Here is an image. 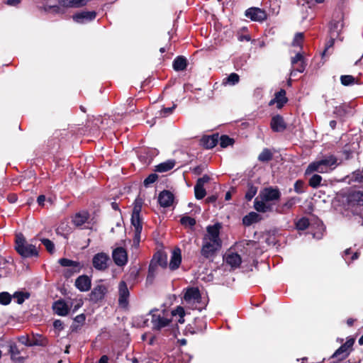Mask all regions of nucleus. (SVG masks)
Returning <instances> with one entry per match:
<instances>
[{"label":"nucleus","instance_id":"nucleus-49","mask_svg":"<svg viewBox=\"0 0 363 363\" xmlns=\"http://www.w3.org/2000/svg\"><path fill=\"white\" fill-rule=\"evenodd\" d=\"M176 108V105L174 104L172 107L162 108L160 111V117H166L172 113L174 109Z\"/></svg>","mask_w":363,"mask_h":363},{"label":"nucleus","instance_id":"nucleus-36","mask_svg":"<svg viewBox=\"0 0 363 363\" xmlns=\"http://www.w3.org/2000/svg\"><path fill=\"white\" fill-rule=\"evenodd\" d=\"M340 81L344 86H350L356 82L355 78L352 75H342L340 77Z\"/></svg>","mask_w":363,"mask_h":363},{"label":"nucleus","instance_id":"nucleus-1","mask_svg":"<svg viewBox=\"0 0 363 363\" xmlns=\"http://www.w3.org/2000/svg\"><path fill=\"white\" fill-rule=\"evenodd\" d=\"M221 225L216 223L206 228V233L203 236L201 254L205 258L212 257L221 247V240L219 237Z\"/></svg>","mask_w":363,"mask_h":363},{"label":"nucleus","instance_id":"nucleus-27","mask_svg":"<svg viewBox=\"0 0 363 363\" xmlns=\"http://www.w3.org/2000/svg\"><path fill=\"white\" fill-rule=\"evenodd\" d=\"M174 165L175 162L174 160H167L157 165L155 167V171L158 172H165L172 169Z\"/></svg>","mask_w":363,"mask_h":363},{"label":"nucleus","instance_id":"nucleus-35","mask_svg":"<svg viewBox=\"0 0 363 363\" xmlns=\"http://www.w3.org/2000/svg\"><path fill=\"white\" fill-rule=\"evenodd\" d=\"M195 196L197 199H201L206 196V190L203 186L196 184L194 186Z\"/></svg>","mask_w":363,"mask_h":363},{"label":"nucleus","instance_id":"nucleus-47","mask_svg":"<svg viewBox=\"0 0 363 363\" xmlns=\"http://www.w3.org/2000/svg\"><path fill=\"white\" fill-rule=\"evenodd\" d=\"M303 60H304L303 55L301 52H297L294 57H291V63L292 67H296V65Z\"/></svg>","mask_w":363,"mask_h":363},{"label":"nucleus","instance_id":"nucleus-12","mask_svg":"<svg viewBox=\"0 0 363 363\" xmlns=\"http://www.w3.org/2000/svg\"><path fill=\"white\" fill-rule=\"evenodd\" d=\"M112 257L115 264L119 267L125 265L128 262L127 252L122 247H118L113 250Z\"/></svg>","mask_w":363,"mask_h":363},{"label":"nucleus","instance_id":"nucleus-10","mask_svg":"<svg viewBox=\"0 0 363 363\" xmlns=\"http://www.w3.org/2000/svg\"><path fill=\"white\" fill-rule=\"evenodd\" d=\"M130 292L127 284L122 281L118 285V304L121 308H125L128 305Z\"/></svg>","mask_w":363,"mask_h":363},{"label":"nucleus","instance_id":"nucleus-30","mask_svg":"<svg viewBox=\"0 0 363 363\" xmlns=\"http://www.w3.org/2000/svg\"><path fill=\"white\" fill-rule=\"evenodd\" d=\"M258 219L259 215L257 213L251 212L243 218L242 222L245 225H250L253 223L257 222Z\"/></svg>","mask_w":363,"mask_h":363},{"label":"nucleus","instance_id":"nucleus-24","mask_svg":"<svg viewBox=\"0 0 363 363\" xmlns=\"http://www.w3.org/2000/svg\"><path fill=\"white\" fill-rule=\"evenodd\" d=\"M89 215L87 212L81 211L75 215L73 218V223L75 225L80 227L86 223L89 224Z\"/></svg>","mask_w":363,"mask_h":363},{"label":"nucleus","instance_id":"nucleus-14","mask_svg":"<svg viewBox=\"0 0 363 363\" xmlns=\"http://www.w3.org/2000/svg\"><path fill=\"white\" fill-rule=\"evenodd\" d=\"M245 16L255 21H262L267 18L265 11L257 7L250 8L246 10Z\"/></svg>","mask_w":363,"mask_h":363},{"label":"nucleus","instance_id":"nucleus-41","mask_svg":"<svg viewBox=\"0 0 363 363\" xmlns=\"http://www.w3.org/2000/svg\"><path fill=\"white\" fill-rule=\"evenodd\" d=\"M303 38L304 36L303 33H296L292 42V46L301 48Z\"/></svg>","mask_w":363,"mask_h":363},{"label":"nucleus","instance_id":"nucleus-60","mask_svg":"<svg viewBox=\"0 0 363 363\" xmlns=\"http://www.w3.org/2000/svg\"><path fill=\"white\" fill-rule=\"evenodd\" d=\"M53 325L57 329H62V323L60 320H56L54 321Z\"/></svg>","mask_w":363,"mask_h":363},{"label":"nucleus","instance_id":"nucleus-48","mask_svg":"<svg viewBox=\"0 0 363 363\" xmlns=\"http://www.w3.org/2000/svg\"><path fill=\"white\" fill-rule=\"evenodd\" d=\"M91 0H71V6L72 8H79L85 6Z\"/></svg>","mask_w":363,"mask_h":363},{"label":"nucleus","instance_id":"nucleus-38","mask_svg":"<svg viewBox=\"0 0 363 363\" xmlns=\"http://www.w3.org/2000/svg\"><path fill=\"white\" fill-rule=\"evenodd\" d=\"M257 187L253 186V185H249L247 191L245 194V199L247 201H250L257 194Z\"/></svg>","mask_w":363,"mask_h":363},{"label":"nucleus","instance_id":"nucleus-15","mask_svg":"<svg viewBox=\"0 0 363 363\" xmlns=\"http://www.w3.org/2000/svg\"><path fill=\"white\" fill-rule=\"evenodd\" d=\"M108 289L104 284L96 285L90 294V298L91 301L97 302L104 298L105 294L107 293Z\"/></svg>","mask_w":363,"mask_h":363},{"label":"nucleus","instance_id":"nucleus-43","mask_svg":"<svg viewBox=\"0 0 363 363\" xmlns=\"http://www.w3.org/2000/svg\"><path fill=\"white\" fill-rule=\"evenodd\" d=\"M29 295L28 294H25L23 292H16L13 294V298L16 300V302L18 304H21L26 298H28Z\"/></svg>","mask_w":363,"mask_h":363},{"label":"nucleus","instance_id":"nucleus-62","mask_svg":"<svg viewBox=\"0 0 363 363\" xmlns=\"http://www.w3.org/2000/svg\"><path fill=\"white\" fill-rule=\"evenodd\" d=\"M75 320H76L77 323H83V322L85 320V316H84V315L81 314V315H77V316L75 318Z\"/></svg>","mask_w":363,"mask_h":363},{"label":"nucleus","instance_id":"nucleus-6","mask_svg":"<svg viewBox=\"0 0 363 363\" xmlns=\"http://www.w3.org/2000/svg\"><path fill=\"white\" fill-rule=\"evenodd\" d=\"M147 315L151 318L153 330H160L169 326L172 322V319L169 318V315L166 314L164 311L152 310Z\"/></svg>","mask_w":363,"mask_h":363},{"label":"nucleus","instance_id":"nucleus-33","mask_svg":"<svg viewBox=\"0 0 363 363\" xmlns=\"http://www.w3.org/2000/svg\"><path fill=\"white\" fill-rule=\"evenodd\" d=\"M272 158V153L267 148L264 149L258 157V160L260 162H268V161L271 160Z\"/></svg>","mask_w":363,"mask_h":363},{"label":"nucleus","instance_id":"nucleus-13","mask_svg":"<svg viewBox=\"0 0 363 363\" xmlns=\"http://www.w3.org/2000/svg\"><path fill=\"white\" fill-rule=\"evenodd\" d=\"M96 13L94 11H83L77 12L72 16V19L74 22L80 24L86 23L95 19Z\"/></svg>","mask_w":363,"mask_h":363},{"label":"nucleus","instance_id":"nucleus-45","mask_svg":"<svg viewBox=\"0 0 363 363\" xmlns=\"http://www.w3.org/2000/svg\"><path fill=\"white\" fill-rule=\"evenodd\" d=\"M11 300V296L8 292L0 293V303L2 305H8Z\"/></svg>","mask_w":363,"mask_h":363},{"label":"nucleus","instance_id":"nucleus-44","mask_svg":"<svg viewBox=\"0 0 363 363\" xmlns=\"http://www.w3.org/2000/svg\"><path fill=\"white\" fill-rule=\"evenodd\" d=\"M181 223L184 226L192 227L196 224V220L189 216H184L181 218Z\"/></svg>","mask_w":363,"mask_h":363},{"label":"nucleus","instance_id":"nucleus-55","mask_svg":"<svg viewBox=\"0 0 363 363\" xmlns=\"http://www.w3.org/2000/svg\"><path fill=\"white\" fill-rule=\"evenodd\" d=\"M210 178L207 175H204L203 177L201 178H199L198 180H197V182L196 184H199L201 186H204V184L207 182H208Z\"/></svg>","mask_w":363,"mask_h":363},{"label":"nucleus","instance_id":"nucleus-16","mask_svg":"<svg viewBox=\"0 0 363 363\" xmlns=\"http://www.w3.org/2000/svg\"><path fill=\"white\" fill-rule=\"evenodd\" d=\"M271 128L274 132L284 131L286 128V125L283 117L280 115H277L272 117L271 121Z\"/></svg>","mask_w":363,"mask_h":363},{"label":"nucleus","instance_id":"nucleus-2","mask_svg":"<svg viewBox=\"0 0 363 363\" xmlns=\"http://www.w3.org/2000/svg\"><path fill=\"white\" fill-rule=\"evenodd\" d=\"M281 193L277 188L267 187L262 189L259 196L255 199V208L261 213H266L272 210L269 203L280 199Z\"/></svg>","mask_w":363,"mask_h":363},{"label":"nucleus","instance_id":"nucleus-56","mask_svg":"<svg viewBox=\"0 0 363 363\" xmlns=\"http://www.w3.org/2000/svg\"><path fill=\"white\" fill-rule=\"evenodd\" d=\"M71 0H58V3L61 6L67 8H72L71 6Z\"/></svg>","mask_w":363,"mask_h":363},{"label":"nucleus","instance_id":"nucleus-18","mask_svg":"<svg viewBox=\"0 0 363 363\" xmlns=\"http://www.w3.org/2000/svg\"><path fill=\"white\" fill-rule=\"evenodd\" d=\"M286 101V91L284 89H281L275 94V97L269 101V105L272 106L277 104V107L281 108Z\"/></svg>","mask_w":363,"mask_h":363},{"label":"nucleus","instance_id":"nucleus-50","mask_svg":"<svg viewBox=\"0 0 363 363\" xmlns=\"http://www.w3.org/2000/svg\"><path fill=\"white\" fill-rule=\"evenodd\" d=\"M157 179V175L155 174H151L144 180V185L145 186H148L150 184L154 183Z\"/></svg>","mask_w":363,"mask_h":363},{"label":"nucleus","instance_id":"nucleus-26","mask_svg":"<svg viewBox=\"0 0 363 363\" xmlns=\"http://www.w3.org/2000/svg\"><path fill=\"white\" fill-rule=\"evenodd\" d=\"M187 62L184 57L179 56L173 62V68L176 71H183L186 68Z\"/></svg>","mask_w":363,"mask_h":363},{"label":"nucleus","instance_id":"nucleus-28","mask_svg":"<svg viewBox=\"0 0 363 363\" xmlns=\"http://www.w3.org/2000/svg\"><path fill=\"white\" fill-rule=\"evenodd\" d=\"M203 142L206 148H213L218 143V135H213L206 138H203Z\"/></svg>","mask_w":363,"mask_h":363},{"label":"nucleus","instance_id":"nucleus-4","mask_svg":"<svg viewBox=\"0 0 363 363\" xmlns=\"http://www.w3.org/2000/svg\"><path fill=\"white\" fill-rule=\"evenodd\" d=\"M141 211V202L136 200L135 205L133 210L131 224L134 228V238L133 239L132 246L137 248L140 242V235L143 229L142 223L140 218Z\"/></svg>","mask_w":363,"mask_h":363},{"label":"nucleus","instance_id":"nucleus-32","mask_svg":"<svg viewBox=\"0 0 363 363\" xmlns=\"http://www.w3.org/2000/svg\"><path fill=\"white\" fill-rule=\"evenodd\" d=\"M322 179V177L319 174H313L309 179V185L313 188H318L320 186Z\"/></svg>","mask_w":363,"mask_h":363},{"label":"nucleus","instance_id":"nucleus-57","mask_svg":"<svg viewBox=\"0 0 363 363\" xmlns=\"http://www.w3.org/2000/svg\"><path fill=\"white\" fill-rule=\"evenodd\" d=\"M21 0H6V4L11 6H17Z\"/></svg>","mask_w":363,"mask_h":363},{"label":"nucleus","instance_id":"nucleus-20","mask_svg":"<svg viewBox=\"0 0 363 363\" xmlns=\"http://www.w3.org/2000/svg\"><path fill=\"white\" fill-rule=\"evenodd\" d=\"M75 286L81 291H87L91 287V280L87 276H80L76 279Z\"/></svg>","mask_w":363,"mask_h":363},{"label":"nucleus","instance_id":"nucleus-19","mask_svg":"<svg viewBox=\"0 0 363 363\" xmlns=\"http://www.w3.org/2000/svg\"><path fill=\"white\" fill-rule=\"evenodd\" d=\"M9 352L11 354V359L13 362H23L24 357L21 356V350L15 343H12L9 345Z\"/></svg>","mask_w":363,"mask_h":363},{"label":"nucleus","instance_id":"nucleus-23","mask_svg":"<svg viewBox=\"0 0 363 363\" xmlns=\"http://www.w3.org/2000/svg\"><path fill=\"white\" fill-rule=\"evenodd\" d=\"M53 310L59 315H66L69 310V306L62 300H59L54 303Z\"/></svg>","mask_w":363,"mask_h":363},{"label":"nucleus","instance_id":"nucleus-8","mask_svg":"<svg viewBox=\"0 0 363 363\" xmlns=\"http://www.w3.org/2000/svg\"><path fill=\"white\" fill-rule=\"evenodd\" d=\"M109 262V256L104 252L96 254L92 259L93 267L99 271L106 270L108 267Z\"/></svg>","mask_w":363,"mask_h":363},{"label":"nucleus","instance_id":"nucleus-46","mask_svg":"<svg viewBox=\"0 0 363 363\" xmlns=\"http://www.w3.org/2000/svg\"><path fill=\"white\" fill-rule=\"evenodd\" d=\"M309 225L308 220L307 218H301L297 223H296V228L298 230H305L308 228Z\"/></svg>","mask_w":363,"mask_h":363},{"label":"nucleus","instance_id":"nucleus-34","mask_svg":"<svg viewBox=\"0 0 363 363\" xmlns=\"http://www.w3.org/2000/svg\"><path fill=\"white\" fill-rule=\"evenodd\" d=\"M18 341L26 346H33V345H43V342H31V340L29 339V337L27 335H23L18 337Z\"/></svg>","mask_w":363,"mask_h":363},{"label":"nucleus","instance_id":"nucleus-9","mask_svg":"<svg viewBox=\"0 0 363 363\" xmlns=\"http://www.w3.org/2000/svg\"><path fill=\"white\" fill-rule=\"evenodd\" d=\"M354 339L349 338L345 344L341 345L333 354L332 358L340 357V360L345 359L352 350Z\"/></svg>","mask_w":363,"mask_h":363},{"label":"nucleus","instance_id":"nucleus-25","mask_svg":"<svg viewBox=\"0 0 363 363\" xmlns=\"http://www.w3.org/2000/svg\"><path fill=\"white\" fill-rule=\"evenodd\" d=\"M59 263L63 267H72L73 272L74 273L79 272L80 264L77 262L72 261L67 258H62L59 260Z\"/></svg>","mask_w":363,"mask_h":363},{"label":"nucleus","instance_id":"nucleus-61","mask_svg":"<svg viewBox=\"0 0 363 363\" xmlns=\"http://www.w3.org/2000/svg\"><path fill=\"white\" fill-rule=\"evenodd\" d=\"M238 40L240 41H243V40L250 41V37L249 35H239Z\"/></svg>","mask_w":363,"mask_h":363},{"label":"nucleus","instance_id":"nucleus-63","mask_svg":"<svg viewBox=\"0 0 363 363\" xmlns=\"http://www.w3.org/2000/svg\"><path fill=\"white\" fill-rule=\"evenodd\" d=\"M99 363H108V357L106 355H103L100 358Z\"/></svg>","mask_w":363,"mask_h":363},{"label":"nucleus","instance_id":"nucleus-40","mask_svg":"<svg viewBox=\"0 0 363 363\" xmlns=\"http://www.w3.org/2000/svg\"><path fill=\"white\" fill-rule=\"evenodd\" d=\"M219 142L222 147H226L233 143V140L228 135H222L219 138Z\"/></svg>","mask_w":363,"mask_h":363},{"label":"nucleus","instance_id":"nucleus-11","mask_svg":"<svg viewBox=\"0 0 363 363\" xmlns=\"http://www.w3.org/2000/svg\"><path fill=\"white\" fill-rule=\"evenodd\" d=\"M344 26L342 16H340L337 19H333L330 23V33L331 42L330 46H332L335 38H337Z\"/></svg>","mask_w":363,"mask_h":363},{"label":"nucleus","instance_id":"nucleus-59","mask_svg":"<svg viewBox=\"0 0 363 363\" xmlns=\"http://www.w3.org/2000/svg\"><path fill=\"white\" fill-rule=\"evenodd\" d=\"M45 201V196L44 195H40L38 197L37 202L40 206H43Z\"/></svg>","mask_w":363,"mask_h":363},{"label":"nucleus","instance_id":"nucleus-5","mask_svg":"<svg viewBox=\"0 0 363 363\" xmlns=\"http://www.w3.org/2000/svg\"><path fill=\"white\" fill-rule=\"evenodd\" d=\"M15 248L23 257H38V251L36 247L28 243L22 234L16 236Z\"/></svg>","mask_w":363,"mask_h":363},{"label":"nucleus","instance_id":"nucleus-31","mask_svg":"<svg viewBox=\"0 0 363 363\" xmlns=\"http://www.w3.org/2000/svg\"><path fill=\"white\" fill-rule=\"evenodd\" d=\"M239 75L236 73L230 74L228 77L225 78L223 81V84L235 85L239 82Z\"/></svg>","mask_w":363,"mask_h":363},{"label":"nucleus","instance_id":"nucleus-53","mask_svg":"<svg viewBox=\"0 0 363 363\" xmlns=\"http://www.w3.org/2000/svg\"><path fill=\"white\" fill-rule=\"evenodd\" d=\"M363 179V174L361 172L357 171L354 172L352 177V180H354L355 182H361Z\"/></svg>","mask_w":363,"mask_h":363},{"label":"nucleus","instance_id":"nucleus-29","mask_svg":"<svg viewBox=\"0 0 363 363\" xmlns=\"http://www.w3.org/2000/svg\"><path fill=\"white\" fill-rule=\"evenodd\" d=\"M184 315L185 312L182 307L178 306L175 310L172 311L171 314L169 315L171 317H177L178 320H177L178 323L183 324L184 323Z\"/></svg>","mask_w":363,"mask_h":363},{"label":"nucleus","instance_id":"nucleus-21","mask_svg":"<svg viewBox=\"0 0 363 363\" xmlns=\"http://www.w3.org/2000/svg\"><path fill=\"white\" fill-rule=\"evenodd\" d=\"M225 259L226 263L230 265L233 268L238 267L242 262L240 256L233 252L227 253L225 256Z\"/></svg>","mask_w":363,"mask_h":363},{"label":"nucleus","instance_id":"nucleus-3","mask_svg":"<svg viewBox=\"0 0 363 363\" xmlns=\"http://www.w3.org/2000/svg\"><path fill=\"white\" fill-rule=\"evenodd\" d=\"M337 158L333 155L325 156L310 163L306 169L305 174H311L314 172L321 174L330 172L337 167Z\"/></svg>","mask_w":363,"mask_h":363},{"label":"nucleus","instance_id":"nucleus-22","mask_svg":"<svg viewBox=\"0 0 363 363\" xmlns=\"http://www.w3.org/2000/svg\"><path fill=\"white\" fill-rule=\"evenodd\" d=\"M182 262L181 250L177 248L174 249L172 252L171 259L169 262V268L172 270L177 269Z\"/></svg>","mask_w":363,"mask_h":363},{"label":"nucleus","instance_id":"nucleus-39","mask_svg":"<svg viewBox=\"0 0 363 363\" xmlns=\"http://www.w3.org/2000/svg\"><path fill=\"white\" fill-rule=\"evenodd\" d=\"M306 66V64L305 60H303L302 61L298 62L296 67H293V69L291 72V75L294 76L296 72H298L301 73L303 72V71L305 70Z\"/></svg>","mask_w":363,"mask_h":363},{"label":"nucleus","instance_id":"nucleus-37","mask_svg":"<svg viewBox=\"0 0 363 363\" xmlns=\"http://www.w3.org/2000/svg\"><path fill=\"white\" fill-rule=\"evenodd\" d=\"M40 240L50 253H53L55 251V245L51 240L47 238H40Z\"/></svg>","mask_w":363,"mask_h":363},{"label":"nucleus","instance_id":"nucleus-52","mask_svg":"<svg viewBox=\"0 0 363 363\" xmlns=\"http://www.w3.org/2000/svg\"><path fill=\"white\" fill-rule=\"evenodd\" d=\"M303 182L300 180L296 181L294 184V191L298 194H301L303 191Z\"/></svg>","mask_w":363,"mask_h":363},{"label":"nucleus","instance_id":"nucleus-42","mask_svg":"<svg viewBox=\"0 0 363 363\" xmlns=\"http://www.w3.org/2000/svg\"><path fill=\"white\" fill-rule=\"evenodd\" d=\"M352 197V200L356 201L358 205L363 206V191H355Z\"/></svg>","mask_w":363,"mask_h":363},{"label":"nucleus","instance_id":"nucleus-51","mask_svg":"<svg viewBox=\"0 0 363 363\" xmlns=\"http://www.w3.org/2000/svg\"><path fill=\"white\" fill-rule=\"evenodd\" d=\"M298 201L299 199L296 197L291 198L284 204V207L290 208L293 206H294Z\"/></svg>","mask_w":363,"mask_h":363},{"label":"nucleus","instance_id":"nucleus-17","mask_svg":"<svg viewBox=\"0 0 363 363\" xmlns=\"http://www.w3.org/2000/svg\"><path fill=\"white\" fill-rule=\"evenodd\" d=\"M158 201L161 206L169 207L174 201V195L169 191H163L159 195Z\"/></svg>","mask_w":363,"mask_h":363},{"label":"nucleus","instance_id":"nucleus-54","mask_svg":"<svg viewBox=\"0 0 363 363\" xmlns=\"http://www.w3.org/2000/svg\"><path fill=\"white\" fill-rule=\"evenodd\" d=\"M159 257H158V260H157V263L159 264V265L164 267L167 266V257L166 256H163L162 255H158Z\"/></svg>","mask_w":363,"mask_h":363},{"label":"nucleus","instance_id":"nucleus-58","mask_svg":"<svg viewBox=\"0 0 363 363\" xmlns=\"http://www.w3.org/2000/svg\"><path fill=\"white\" fill-rule=\"evenodd\" d=\"M17 199H18V197H17L16 194H9L7 197L8 201L11 203H15L17 201Z\"/></svg>","mask_w":363,"mask_h":363},{"label":"nucleus","instance_id":"nucleus-64","mask_svg":"<svg viewBox=\"0 0 363 363\" xmlns=\"http://www.w3.org/2000/svg\"><path fill=\"white\" fill-rule=\"evenodd\" d=\"M336 124H337V123H336V121H331L330 122V126L333 129H334V128H335Z\"/></svg>","mask_w":363,"mask_h":363},{"label":"nucleus","instance_id":"nucleus-7","mask_svg":"<svg viewBox=\"0 0 363 363\" xmlns=\"http://www.w3.org/2000/svg\"><path fill=\"white\" fill-rule=\"evenodd\" d=\"M184 300L189 307L196 309L197 303H200L201 294L197 288H189L186 290Z\"/></svg>","mask_w":363,"mask_h":363}]
</instances>
